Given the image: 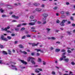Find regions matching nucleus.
I'll return each mask as SVG.
<instances>
[{
    "instance_id": "72a5a7b5",
    "label": "nucleus",
    "mask_w": 75,
    "mask_h": 75,
    "mask_svg": "<svg viewBox=\"0 0 75 75\" xmlns=\"http://www.w3.org/2000/svg\"><path fill=\"white\" fill-rule=\"evenodd\" d=\"M65 49H62L61 50V52H65Z\"/></svg>"
},
{
    "instance_id": "c85d7f7f",
    "label": "nucleus",
    "mask_w": 75,
    "mask_h": 75,
    "mask_svg": "<svg viewBox=\"0 0 75 75\" xmlns=\"http://www.w3.org/2000/svg\"><path fill=\"white\" fill-rule=\"evenodd\" d=\"M47 30L48 31V33H49V31H50V30H51V29L49 28H46Z\"/></svg>"
},
{
    "instance_id": "c756f323",
    "label": "nucleus",
    "mask_w": 75,
    "mask_h": 75,
    "mask_svg": "<svg viewBox=\"0 0 75 75\" xmlns=\"http://www.w3.org/2000/svg\"><path fill=\"white\" fill-rule=\"evenodd\" d=\"M51 39H52V40H55V39H56V38H55V37H52L51 38Z\"/></svg>"
},
{
    "instance_id": "473e14b6",
    "label": "nucleus",
    "mask_w": 75,
    "mask_h": 75,
    "mask_svg": "<svg viewBox=\"0 0 75 75\" xmlns=\"http://www.w3.org/2000/svg\"><path fill=\"white\" fill-rule=\"evenodd\" d=\"M67 52H68V53H71V52H72L71 51V50H67Z\"/></svg>"
},
{
    "instance_id": "412c9836",
    "label": "nucleus",
    "mask_w": 75,
    "mask_h": 75,
    "mask_svg": "<svg viewBox=\"0 0 75 75\" xmlns=\"http://www.w3.org/2000/svg\"><path fill=\"white\" fill-rule=\"evenodd\" d=\"M0 11H1V13H3V12H4V11L3 10V9L2 8H1L0 9Z\"/></svg>"
},
{
    "instance_id": "f704fd0d",
    "label": "nucleus",
    "mask_w": 75,
    "mask_h": 75,
    "mask_svg": "<svg viewBox=\"0 0 75 75\" xmlns=\"http://www.w3.org/2000/svg\"><path fill=\"white\" fill-rule=\"evenodd\" d=\"M22 25L21 24H19L17 26V27H20Z\"/></svg>"
},
{
    "instance_id": "bb28decb",
    "label": "nucleus",
    "mask_w": 75,
    "mask_h": 75,
    "mask_svg": "<svg viewBox=\"0 0 75 75\" xmlns=\"http://www.w3.org/2000/svg\"><path fill=\"white\" fill-rule=\"evenodd\" d=\"M30 18L31 19H33L34 18V16L32 15H31L30 16Z\"/></svg>"
},
{
    "instance_id": "c03bdc74",
    "label": "nucleus",
    "mask_w": 75,
    "mask_h": 75,
    "mask_svg": "<svg viewBox=\"0 0 75 75\" xmlns=\"http://www.w3.org/2000/svg\"><path fill=\"white\" fill-rule=\"evenodd\" d=\"M52 74H53V75H55V72L53 71L52 72Z\"/></svg>"
},
{
    "instance_id": "7c9ffc66",
    "label": "nucleus",
    "mask_w": 75,
    "mask_h": 75,
    "mask_svg": "<svg viewBox=\"0 0 75 75\" xmlns=\"http://www.w3.org/2000/svg\"><path fill=\"white\" fill-rule=\"evenodd\" d=\"M71 64L73 65H75V62H72L71 63Z\"/></svg>"
},
{
    "instance_id": "9b49d317",
    "label": "nucleus",
    "mask_w": 75,
    "mask_h": 75,
    "mask_svg": "<svg viewBox=\"0 0 75 75\" xmlns=\"http://www.w3.org/2000/svg\"><path fill=\"white\" fill-rule=\"evenodd\" d=\"M2 53L4 55H7V53L6 51H3Z\"/></svg>"
},
{
    "instance_id": "393cba45",
    "label": "nucleus",
    "mask_w": 75,
    "mask_h": 75,
    "mask_svg": "<svg viewBox=\"0 0 75 75\" xmlns=\"http://www.w3.org/2000/svg\"><path fill=\"white\" fill-rule=\"evenodd\" d=\"M38 62H41L42 60H41V58H38Z\"/></svg>"
},
{
    "instance_id": "f3484780",
    "label": "nucleus",
    "mask_w": 75,
    "mask_h": 75,
    "mask_svg": "<svg viewBox=\"0 0 75 75\" xmlns=\"http://www.w3.org/2000/svg\"><path fill=\"white\" fill-rule=\"evenodd\" d=\"M31 57H29L27 59V60L28 62H29V61H30V60H31Z\"/></svg>"
},
{
    "instance_id": "7ed1b4c3",
    "label": "nucleus",
    "mask_w": 75,
    "mask_h": 75,
    "mask_svg": "<svg viewBox=\"0 0 75 75\" xmlns=\"http://www.w3.org/2000/svg\"><path fill=\"white\" fill-rule=\"evenodd\" d=\"M67 20H63L61 23H60V25L61 26H64V23H65L66 21H67Z\"/></svg>"
},
{
    "instance_id": "4c0bfd02",
    "label": "nucleus",
    "mask_w": 75,
    "mask_h": 75,
    "mask_svg": "<svg viewBox=\"0 0 75 75\" xmlns=\"http://www.w3.org/2000/svg\"><path fill=\"white\" fill-rule=\"evenodd\" d=\"M31 29L32 30H35V28L34 27H33L31 28Z\"/></svg>"
},
{
    "instance_id": "ea45409f",
    "label": "nucleus",
    "mask_w": 75,
    "mask_h": 75,
    "mask_svg": "<svg viewBox=\"0 0 75 75\" xmlns=\"http://www.w3.org/2000/svg\"><path fill=\"white\" fill-rule=\"evenodd\" d=\"M15 30H16V31H18V30H19V29H18V28H16L15 29Z\"/></svg>"
},
{
    "instance_id": "a878e982",
    "label": "nucleus",
    "mask_w": 75,
    "mask_h": 75,
    "mask_svg": "<svg viewBox=\"0 0 75 75\" xmlns=\"http://www.w3.org/2000/svg\"><path fill=\"white\" fill-rule=\"evenodd\" d=\"M0 47L1 49H3V48H4V46H3V45H0Z\"/></svg>"
},
{
    "instance_id": "4d7b16f0",
    "label": "nucleus",
    "mask_w": 75,
    "mask_h": 75,
    "mask_svg": "<svg viewBox=\"0 0 75 75\" xmlns=\"http://www.w3.org/2000/svg\"><path fill=\"white\" fill-rule=\"evenodd\" d=\"M5 31H7V33H11V32H10V30H5Z\"/></svg>"
},
{
    "instance_id": "a18cd8bd",
    "label": "nucleus",
    "mask_w": 75,
    "mask_h": 75,
    "mask_svg": "<svg viewBox=\"0 0 75 75\" xmlns=\"http://www.w3.org/2000/svg\"><path fill=\"white\" fill-rule=\"evenodd\" d=\"M43 65H45V64H46V63L45 61H43Z\"/></svg>"
},
{
    "instance_id": "ddd939ff",
    "label": "nucleus",
    "mask_w": 75,
    "mask_h": 75,
    "mask_svg": "<svg viewBox=\"0 0 75 75\" xmlns=\"http://www.w3.org/2000/svg\"><path fill=\"white\" fill-rule=\"evenodd\" d=\"M65 54V53H63L62 54V57L63 58H66V56H64V55Z\"/></svg>"
},
{
    "instance_id": "423d86ee",
    "label": "nucleus",
    "mask_w": 75,
    "mask_h": 75,
    "mask_svg": "<svg viewBox=\"0 0 75 75\" xmlns=\"http://www.w3.org/2000/svg\"><path fill=\"white\" fill-rule=\"evenodd\" d=\"M21 61L22 63L23 64H24L25 65L27 64V62L23 60H21Z\"/></svg>"
},
{
    "instance_id": "0eeeda50",
    "label": "nucleus",
    "mask_w": 75,
    "mask_h": 75,
    "mask_svg": "<svg viewBox=\"0 0 75 75\" xmlns=\"http://www.w3.org/2000/svg\"><path fill=\"white\" fill-rule=\"evenodd\" d=\"M12 17L13 18H14L15 19H18V16H15V15H12Z\"/></svg>"
},
{
    "instance_id": "2eb2a0df",
    "label": "nucleus",
    "mask_w": 75,
    "mask_h": 75,
    "mask_svg": "<svg viewBox=\"0 0 75 75\" xmlns=\"http://www.w3.org/2000/svg\"><path fill=\"white\" fill-rule=\"evenodd\" d=\"M60 51H61V50L59 49H56L55 50L56 52H59Z\"/></svg>"
},
{
    "instance_id": "052dcab7",
    "label": "nucleus",
    "mask_w": 75,
    "mask_h": 75,
    "mask_svg": "<svg viewBox=\"0 0 75 75\" xmlns=\"http://www.w3.org/2000/svg\"><path fill=\"white\" fill-rule=\"evenodd\" d=\"M59 15V14L58 13H56V15L57 16H58V15Z\"/></svg>"
},
{
    "instance_id": "864d4df0",
    "label": "nucleus",
    "mask_w": 75,
    "mask_h": 75,
    "mask_svg": "<svg viewBox=\"0 0 75 75\" xmlns=\"http://www.w3.org/2000/svg\"><path fill=\"white\" fill-rule=\"evenodd\" d=\"M66 4H67V5H69V3L68 2H67L66 3Z\"/></svg>"
},
{
    "instance_id": "cd10ccee",
    "label": "nucleus",
    "mask_w": 75,
    "mask_h": 75,
    "mask_svg": "<svg viewBox=\"0 0 75 75\" xmlns=\"http://www.w3.org/2000/svg\"><path fill=\"white\" fill-rule=\"evenodd\" d=\"M31 55H32V56H34V55H35V53L34 52H32L31 53Z\"/></svg>"
},
{
    "instance_id": "9d476101",
    "label": "nucleus",
    "mask_w": 75,
    "mask_h": 75,
    "mask_svg": "<svg viewBox=\"0 0 75 75\" xmlns=\"http://www.w3.org/2000/svg\"><path fill=\"white\" fill-rule=\"evenodd\" d=\"M19 47L20 48H24V46L23 45H21V44H20L19 45Z\"/></svg>"
},
{
    "instance_id": "e2e57ef3",
    "label": "nucleus",
    "mask_w": 75,
    "mask_h": 75,
    "mask_svg": "<svg viewBox=\"0 0 75 75\" xmlns=\"http://www.w3.org/2000/svg\"><path fill=\"white\" fill-rule=\"evenodd\" d=\"M17 42H18V41H16L14 42V44H16Z\"/></svg>"
},
{
    "instance_id": "1a4fd4ad",
    "label": "nucleus",
    "mask_w": 75,
    "mask_h": 75,
    "mask_svg": "<svg viewBox=\"0 0 75 75\" xmlns=\"http://www.w3.org/2000/svg\"><path fill=\"white\" fill-rule=\"evenodd\" d=\"M69 59H68V58L64 59V61H65L66 62H69Z\"/></svg>"
},
{
    "instance_id": "20e7f679",
    "label": "nucleus",
    "mask_w": 75,
    "mask_h": 75,
    "mask_svg": "<svg viewBox=\"0 0 75 75\" xmlns=\"http://www.w3.org/2000/svg\"><path fill=\"white\" fill-rule=\"evenodd\" d=\"M43 17L45 18V19H46V18L47 17H48V15L46 13H44L42 14Z\"/></svg>"
},
{
    "instance_id": "bf43d9fd",
    "label": "nucleus",
    "mask_w": 75,
    "mask_h": 75,
    "mask_svg": "<svg viewBox=\"0 0 75 75\" xmlns=\"http://www.w3.org/2000/svg\"><path fill=\"white\" fill-rule=\"evenodd\" d=\"M19 52H21V53H23V52L21 50H20Z\"/></svg>"
},
{
    "instance_id": "c9c22d12",
    "label": "nucleus",
    "mask_w": 75,
    "mask_h": 75,
    "mask_svg": "<svg viewBox=\"0 0 75 75\" xmlns=\"http://www.w3.org/2000/svg\"><path fill=\"white\" fill-rule=\"evenodd\" d=\"M25 30V28H21V31H23V30Z\"/></svg>"
},
{
    "instance_id": "a19ab883",
    "label": "nucleus",
    "mask_w": 75,
    "mask_h": 75,
    "mask_svg": "<svg viewBox=\"0 0 75 75\" xmlns=\"http://www.w3.org/2000/svg\"><path fill=\"white\" fill-rule=\"evenodd\" d=\"M2 17H7V16H6L5 15H2Z\"/></svg>"
},
{
    "instance_id": "2f4dec72",
    "label": "nucleus",
    "mask_w": 75,
    "mask_h": 75,
    "mask_svg": "<svg viewBox=\"0 0 75 75\" xmlns=\"http://www.w3.org/2000/svg\"><path fill=\"white\" fill-rule=\"evenodd\" d=\"M57 8H58L57 6H55L54 8H53L54 10H57Z\"/></svg>"
},
{
    "instance_id": "13d9d810",
    "label": "nucleus",
    "mask_w": 75,
    "mask_h": 75,
    "mask_svg": "<svg viewBox=\"0 0 75 75\" xmlns=\"http://www.w3.org/2000/svg\"><path fill=\"white\" fill-rule=\"evenodd\" d=\"M22 39H24L25 38V36H23L22 38Z\"/></svg>"
},
{
    "instance_id": "f03ea898",
    "label": "nucleus",
    "mask_w": 75,
    "mask_h": 75,
    "mask_svg": "<svg viewBox=\"0 0 75 75\" xmlns=\"http://www.w3.org/2000/svg\"><path fill=\"white\" fill-rule=\"evenodd\" d=\"M4 37V35H1V38L2 40H4V41H8V39Z\"/></svg>"
},
{
    "instance_id": "6e6d98bb",
    "label": "nucleus",
    "mask_w": 75,
    "mask_h": 75,
    "mask_svg": "<svg viewBox=\"0 0 75 75\" xmlns=\"http://www.w3.org/2000/svg\"><path fill=\"white\" fill-rule=\"evenodd\" d=\"M71 25L73 27H75V24L74 23H73Z\"/></svg>"
},
{
    "instance_id": "f8f14e48",
    "label": "nucleus",
    "mask_w": 75,
    "mask_h": 75,
    "mask_svg": "<svg viewBox=\"0 0 75 75\" xmlns=\"http://www.w3.org/2000/svg\"><path fill=\"white\" fill-rule=\"evenodd\" d=\"M7 7L8 8H13V6L11 5H8Z\"/></svg>"
},
{
    "instance_id": "49530a36",
    "label": "nucleus",
    "mask_w": 75,
    "mask_h": 75,
    "mask_svg": "<svg viewBox=\"0 0 75 75\" xmlns=\"http://www.w3.org/2000/svg\"><path fill=\"white\" fill-rule=\"evenodd\" d=\"M23 54H25V55H26V54H27V52H23Z\"/></svg>"
},
{
    "instance_id": "6e6552de",
    "label": "nucleus",
    "mask_w": 75,
    "mask_h": 75,
    "mask_svg": "<svg viewBox=\"0 0 75 75\" xmlns=\"http://www.w3.org/2000/svg\"><path fill=\"white\" fill-rule=\"evenodd\" d=\"M35 10L37 11H41L42 10V9L41 8H36Z\"/></svg>"
},
{
    "instance_id": "774afa93",
    "label": "nucleus",
    "mask_w": 75,
    "mask_h": 75,
    "mask_svg": "<svg viewBox=\"0 0 75 75\" xmlns=\"http://www.w3.org/2000/svg\"><path fill=\"white\" fill-rule=\"evenodd\" d=\"M41 22L40 21H38V24H41Z\"/></svg>"
},
{
    "instance_id": "0e129e2a",
    "label": "nucleus",
    "mask_w": 75,
    "mask_h": 75,
    "mask_svg": "<svg viewBox=\"0 0 75 75\" xmlns=\"http://www.w3.org/2000/svg\"><path fill=\"white\" fill-rule=\"evenodd\" d=\"M12 22H17V21L15 20H12Z\"/></svg>"
},
{
    "instance_id": "09e8293b",
    "label": "nucleus",
    "mask_w": 75,
    "mask_h": 75,
    "mask_svg": "<svg viewBox=\"0 0 75 75\" xmlns=\"http://www.w3.org/2000/svg\"><path fill=\"white\" fill-rule=\"evenodd\" d=\"M0 64H3V62H2V61L1 60H0Z\"/></svg>"
},
{
    "instance_id": "5fc2aeb1",
    "label": "nucleus",
    "mask_w": 75,
    "mask_h": 75,
    "mask_svg": "<svg viewBox=\"0 0 75 75\" xmlns=\"http://www.w3.org/2000/svg\"><path fill=\"white\" fill-rule=\"evenodd\" d=\"M27 25V23H24L22 24V25Z\"/></svg>"
},
{
    "instance_id": "de8ad7c7",
    "label": "nucleus",
    "mask_w": 75,
    "mask_h": 75,
    "mask_svg": "<svg viewBox=\"0 0 75 75\" xmlns=\"http://www.w3.org/2000/svg\"><path fill=\"white\" fill-rule=\"evenodd\" d=\"M67 33L69 34V35H70L71 34V32H70L68 31Z\"/></svg>"
},
{
    "instance_id": "8fccbe9b",
    "label": "nucleus",
    "mask_w": 75,
    "mask_h": 75,
    "mask_svg": "<svg viewBox=\"0 0 75 75\" xmlns=\"http://www.w3.org/2000/svg\"><path fill=\"white\" fill-rule=\"evenodd\" d=\"M59 23V20L57 19V23Z\"/></svg>"
},
{
    "instance_id": "aec40b11",
    "label": "nucleus",
    "mask_w": 75,
    "mask_h": 75,
    "mask_svg": "<svg viewBox=\"0 0 75 75\" xmlns=\"http://www.w3.org/2000/svg\"><path fill=\"white\" fill-rule=\"evenodd\" d=\"M8 53L10 55H11V50H8Z\"/></svg>"
},
{
    "instance_id": "6ab92c4d",
    "label": "nucleus",
    "mask_w": 75,
    "mask_h": 75,
    "mask_svg": "<svg viewBox=\"0 0 75 75\" xmlns=\"http://www.w3.org/2000/svg\"><path fill=\"white\" fill-rule=\"evenodd\" d=\"M36 70H38L39 71H42V70L41 68H40V69L37 68L36 69Z\"/></svg>"
},
{
    "instance_id": "79ce46f5",
    "label": "nucleus",
    "mask_w": 75,
    "mask_h": 75,
    "mask_svg": "<svg viewBox=\"0 0 75 75\" xmlns=\"http://www.w3.org/2000/svg\"><path fill=\"white\" fill-rule=\"evenodd\" d=\"M33 5L35 6H38V4H37V3L34 4Z\"/></svg>"
},
{
    "instance_id": "dca6fc26",
    "label": "nucleus",
    "mask_w": 75,
    "mask_h": 75,
    "mask_svg": "<svg viewBox=\"0 0 75 75\" xmlns=\"http://www.w3.org/2000/svg\"><path fill=\"white\" fill-rule=\"evenodd\" d=\"M34 60H35V58L31 57V62H32L33 61H34Z\"/></svg>"
},
{
    "instance_id": "69168bd1",
    "label": "nucleus",
    "mask_w": 75,
    "mask_h": 75,
    "mask_svg": "<svg viewBox=\"0 0 75 75\" xmlns=\"http://www.w3.org/2000/svg\"><path fill=\"white\" fill-rule=\"evenodd\" d=\"M56 44H60V42L59 41H57L56 42Z\"/></svg>"
},
{
    "instance_id": "f257e3e1",
    "label": "nucleus",
    "mask_w": 75,
    "mask_h": 75,
    "mask_svg": "<svg viewBox=\"0 0 75 75\" xmlns=\"http://www.w3.org/2000/svg\"><path fill=\"white\" fill-rule=\"evenodd\" d=\"M34 21V22L29 23L28 24H29V25H35V23H36L37 21V20L35 19L34 20H32L31 21Z\"/></svg>"
},
{
    "instance_id": "e433bc0d",
    "label": "nucleus",
    "mask_w": 75,
    "mask_h": 75,
    "mask_svg": "<svg viewBox=\"0 0 75 75\" xmlns=\"http://www.w3.org/2000/svg\"><path fill=\"white\" fill-rule=\"evenodd\" d=\"M31 63H32V64H35V62H34V61H33V62H31Z\"/></svg>"
},
{
    "instance_id": "4be33fe9",
    "label": "nucleus",
    "mask_w": 75,
    "mask_h": 75,
    "mask_svg": "<svg viewBox=\"0 0 75 75\" xmlns=\"http://www.w3.org/2000/svg\"><path fill=\"white\" fill-rule=\"evenodd\" d=\"M35 50H36L37 52H38L39 51H41V49H35Z\"/></svg>"
},
{
    "instance_id": "a211bd4d",
    "label": "nucleus",
    "mask_w": 75,
    "mask_h": 75,
    "mask_svg": "<svg viewBox=\"0 0 75 75\" xmlns=\"http://www.w3.org/2000/svg\"><path fill=\"white\" fill-rule=\"evenodd\" d=\"M61 14H65V12L63 11H62L60 12Z\"/></svg>"
},
{
    "instance_id": "4468645a",
    "label": "nucleus",
    "mask_w": 75,
    "mask_h": 75,
    "mask_svg": "<svg viewBox=\"0 0 75 75\" xmlns=\"http://www.w3.org/2000/svg\"><path fill=\"white\" fill-rule=\"evenodd\" d=\"M38 44H39V42H37V44H32V47H34V46H37V45H38Z\"/></svg>"
},
{
    "instance_id": "39448f33",
    "label": "nucleus",
    "mask_w": 75,
    "mask_h": 75,
    "mask_svg": "<svg viewBox=\"0 0 75 75\" xmlns=\"http://www.w3.org/2000/svg\"><path fill=\"white\" fill-rule=\"evenodd\" d=\"M10 26H8L7 27L5 28L4 29L3 28H1V30L3 31H7V30L8 29H10Z\"/></svg>"
},
{
    "instance_id": "58836bf2",
    "label": "nucleus",
    "mask_w": 75,
    "mask_h": 75,
    "mask_svg": "<svg viewBox=\"0 0 75 75\" xmlns=\"http://www.w3.org/2000/svg\"><path fill=\"white\" fill-rule=\"evenodd\" d=\"M66 14L67 15H69L70 13H69V12L67 11V12H66Z\"/></svg>"
},
{
    "instance_id": "b1692460",
    "label": "nucleus",
    "mask_w": 75,
    "mask_h": 75,
    "mask_svg": "<svg viewBox=\"0 0 75 75\" xmlns=\"http://www.w3.org/2000/svg\"><path fill=\"white\" fill-rule=\"evenodd\" d=\"M26 37L28 38H29V37H31V35H26Z\"/></svg>"
},
{
    "instance_id": "37998d69",
    "label": "nucleus",
    "mask_w": 75,
    "mask_h": 75,
    "mask_svg": "<svg viewBox=\"0 0 75 75\" xmlns=\"http://www.w3.org/2000/svg\"><path fill=\"white\" fill-rule=\"evenodd\" d=\"M40 54L39 53H37L36 54L37 56H40Z\"/></svg>"
},
{
    "instance_id": "3c124183",
    "label": "nucleus",
    "mask_w": 75,
    "mask_h": 75,
    "mask_svg": "<svg viewBox=\"0 0 75 75\" xmlns=\"http://www.w3.org/2000/svg\"><path fill=\"white\" fill-rule=\"evenodd\" d=\"M70 19L71 20H74V19L73 18V17H70Z\"/></svg>"
},
{
    "instance_id": "680f3d73",
    "label": "nucleus",
    "mask_w": 75,
    "mask_h": 75,
    "mask_svg": "<svg viewBox=\"0 0 75 75\" xmlns=\"http://www.w3.org/2000/svg\"><path fill=\"white\" fill-rule=\"evenodd\" d=\"M35 72H37V73H39L40 72V71H38V70H36L35 71Z\"/></svg>"
},
{
    "instance_id": "603ef678",
    "label": "nucleus",
    "mask_w": 75,
    "mask_h": 75,
    "mask_svg": "<svg viewBox=\"0 0 75 75\" xmlns=\"http://www.w3.org/2000/svg\"><path fill=\"white\" fill-rule=\"evenodd\" d=\"M13 13V12H9V14L10 15H11V14H12Z\"/></svg>"
},
{
    "instance_id": "338daca9",
    "label": "nucleus",
    "mask_w": 75,
    "mask_h": 75,
    "mask_svg": "<svg viewBox=\"0 0 75 75\" xmlns=\"http://www.w3.org/2000/svg\"><path fill=\"white\" fill-rule=\"evenodd\" d=\"M45 6V5L44 4H42V7H44Z\"/></svg>"
},
{
    "instance_id": "5701e85b",
    "label": "nucleus",
    "mask_w": 75,
    "mask_h": 75,
    "mask_svg": "<svg viewBox=\"0 0 75 75\" xmlns=\"http://www.w3.org/2000/svg\"><path fill=\"white\" fill-rule=\"evenodd\" d=\"M7 38L8 39V40H11V37L9 36H8L7 37Z\"/></svg>"
}]
</instances>
